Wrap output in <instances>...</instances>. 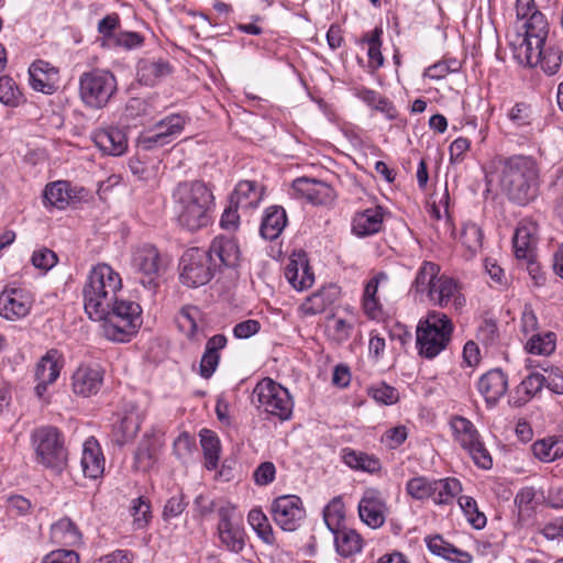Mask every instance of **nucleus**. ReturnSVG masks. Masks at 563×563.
Instances as JSON below:
<instances>
[{
    "label": "nucleus",
    "instance_id": "f257e3e1",
    "mask_svg": "<svg viewBox=\"0 0 563 563\" xmlns=\"http://www.w3.org/2000/svg\"><path fill=\"white\" fill-rule=\"evenodd\" d=\"M172 199L175 219L181 228L197 231L211 222L214 196L206 183L180 181L174 188Z\"/></svg>",
    "mask_w": 563,
    "mask_h": 563
},
{
    "label": "nucleus",
    "instance_id": "f03ea898",
    "mask_svg": "<svg viewBox=\"0 0 563 563\" xmlns=\"http://www.w3.org/2000/svg\"><path fill=\"white\" fill-rule=\"evenodd\" d=\"M498 164L500 188L510 201L526 206L537 198L540 169L532 156L517 154L501 157Z\"/></svg>",
    "mask_w": 563,
    "mask_h": 563
},
{
    "label": "nucleus",
    "instance_id": "7ed1b4c3",
    "mask_svg": "<svg viewBox=\"0 0 563 563\" xmlns=\"http://www.w3.org/2000/svg\"><path fill=\"white\" fill-rule=\"evenodd\" d=\"M121 288V276L110 265L101 263L93 266L82 288L84 308L88 317L91 320L103 317Z\"/></svg>",
    "mask_w": 563,
    "mask_h": 563
},
{
    "label": "nucleus",
    "instance_id": "20e7f679",
    "mask_svg": "<svg viewBox=\"0 0 563 563\" xmlns=\"http://www.w3.org/2000/svg\"><path fill=\"white\" fill-rule=\"evenodd\" d=\"M93 320L102 321V333L108 340L129 342L143 323L142 308L135 301L118 297L103 317Z\"/></svg>",
    "mask_w": 563,
    "mask_h": 563
},
{
    "label": "nucleus",
    "instance_id": "39448f33",
    "mask_svg": "<svg viewBox=\"0 0 563 563\" xmlns=\"http://www.w3.org/2000/svg\"><path fill=\"white\" fill-rule=\"evenodd\" d=\"M453 323L443 312L431 311L419 321L416 346L420 356L432 360L446 349L453 333Z\"/></svg>",
    "mask_w": 563,
    "mask_h": 563
},
{
    "label": "nucleus",
    "instance_id": "423d86ee",
    "mask_svg": "<svg viewBox=\"0 0 563 563\" xmlns=\"http://www.w3.org/2000/svg\"><path fill=\"white\" fill-rule=\"evenodd\" d=\"M36 461L45 468L60 473L67 464V451L59 430L52 426L35 429L31 435Z\"/></svg>",
    "mask_w": 563,
    "mask_h": 563
},
{
    "label": "nucleus",
    "instance_id": "0eeeda50",
    "mask_svg": "<svg viewBox=\"0 0 563 563\" xmlns=\"http://www.w3.org/2000/svg\"><path fill=\"white\" fill-rule=\"evenodd\" d=\"M252 402L280 421L289 420L292 416L294 400L288 389L269 377H265L256 384Z\"/></svg>",
    "mask_w": 563,
    "mask_h": 563
},
{
    "label": "nucleus",
    "instance_id": "6e6552de",
    "mask_svg": "<svg viewBox=\"0 0 563 563\" xmlns=\"http://www.w3.org/2000/svg\"><path fill=\"white\" fill-rule=\"evenodd\" d=\"M450 427L454 440L467 452L475 465L483 470L492 468V455L482 441L474 423L465 417L454 416L451 418Z\"/></svg>",
    "mask_w": 563,
    "mask_h": 563
},
{
    "label": "nucleus",
    "instance_id": "1a4fd4ad",
    "mask_svg": "<svg viewBox=\"0 0 563 563\" xmlns=\"http://www.w3.org/2000/svg\"><path fill=\"white\" fill-rule=\"evenodd\" d=\"M180 282L187 287L197 288L209 283L217 271V262H212L205 249L190 247L181 256Z\"/></svg>",
    "mask_w": 563,
    "mask_h": 563
},
{
    "label": "nucleus",
    "instance_id": "9d476101",
    "mask_svg": "<svg viewBox=\"0 0 563 563\" xmlns=\"http://www.w3.org/2000/svg\"><path fill=\"white\" fill-rule=\"evenodd\" d=\"M117 88L113 73H84L80 78V95L90 107H102Z\"/></svg>",
    "mask_w": 563,
    "mask_h": 563
},
{
    "label": "nucleus",
    "instance_id": "9b49d317",
    "mask_svg": "<svg viewBox=\"0 0 563 563\" xmlns=\"http://www.w3.org/2000/svg\"><path fill=\"white\" fill-rule=\"evenodd\" d=\"M273 519L284 531L297 530L306 517V510L300 497L283 495L272 504Z\"/></svg>",
    "mask_w": 563,
    "mask_h": 563
},
{
    "label": "nucleus",
    "instance_id": "f8f14e48",
    "mask_svg": "<svg viewBox=\"0 0 563 563\" xmlns=\"http://www.w3.org/2000/svg\"><path fill=\"white\" fill-rule=\"evenodd\" d=\"M163 108L157 95L131 98L126 102L121 120L128 128H136L153 121Z\"/></svg>",
    "mask_w": 563,
    "mask_h": 563
},
{
    "label": "nucleus",
    "instance_id": "ddd939ff",
    "mask_svg": "<svg viewBox=\"0 0 563 563\" xmlns=\"http://www.w3.org/2000/svg\"><path fill=\"white\" fill-rule=\"evenodd\" d=\"M63 366L64 356L57 349L48 350L40 358L35 367V379L37 384L34 387V393L38 399H43L47 387L57 380Z\"/></svg>",
    "mask_w": 563,
    "mask_h": 563
},
{
    "label": "nucleus",
    "instance_id": "4468645a",
    "mask_svg": "<svg viewBox=\"0 0 563 563\" xmlns=\"http://www.w3.org/2000/svg\"><path fill=\"white\" fill-rule=\"evenodd\" d=\"M235 508L223 506L218 509V534L221 543L231 552L239 553L245 545L244 529L233 521Z\"/></svg>",
    "mask_w": 563,
    "mask_h": 563
},
{
    "label": "nucleus",
    "instance_id": "2eb2a0df",
    "mask_svg": "<svg viewBox=\"0 0 563 563\" xmlns=\"http://www.w3.org/2000/svg\"><path fill=\"white\" fill-rule=\"evenodd\" d=\"M539 228L537 222L530 219H522L515 231L512 246L518 260L526 261L529 265L534 264Z\"/></svg>",
    "mask_w": 563,
    "mask_h": 563
},
{
    "label": "nucleus",
    "instance_id": "dca6fc26",
    "mask_svg": "<svg viewBox=\"0 0 563 563\" xmlns=\"http://www.w3.org/2000/svg\"><path fill=\"white\" fill-rule=\"evenodd\" d=\"M358 516L372 529L380 528L386 520L387 505L376 488H367L358 501Z\"/></svg>",
    "mask_w": 563,
    "mask_h": 563
},
{
    "label": "nucleus",
    "instance_id": "f3484780",
    "mask_svg": "<svg viewBox=\"0 0 563 563\" xmlns=\"http://www.w3.org/2000/svg\"><path fill=\"white\" fill-rule=\"evenodd\" d=\"M386 211L382 206H374L356 211L351 219V233L364 239L383 231Z\"/></svg>",
    "mask_w": 563,
    "mask_h": 563
},
{
    "label": "nucleus",
    "instance_id": "a211bd4d",
    "mask_svg": "<svg viewBox=\"0 0 563 563\" xmlns=\"http://www.w3.org/2000/svg\"><path fill=\"white\" fill-rule=\"evenodd\" d=\"M33 299L23 289H7L0 295V317L16 321L26 317L32 308Z\"/></svg>",
    "mask_w": 563,
    "mask_h": 563
},
{
    "label": "nucleus",
    "instance_id": "6ab92c4d",
    "mask_svg": "<svg viewBox=\"0 0 563 563\" xmlns=\"http://www.w3.org/2000/svg\"><path fill=\"white\" fill-rule=\"evenodd\" d=\"M508 376L500 368L486 372L477 382V389L488 408H494L499 402L508 391Z\"/></svg>",
    "mask_w": 563,
    "mask_h": 563
},
{
    "label": "nucleus",
    "instance_id": "aec40b11",
    "mask_svg": "<svg viewBox=\"0 0 563 563\" xmlns=\"http://www.w3.org/2000/svg\"><path fill=\"white\" fill-rule=\"evenodd\" d=\"M428 299L441 308L454 310H460L465 303L457 283L445 275H440Z\"/></svg>",
    "mask_w": 563,
    "mask_h": 563
},
{
    "label": "nucleus",
    "instance_id": "412c9836",
    "mask_svg": "<svg viewBox=\"0 0 563 563\" xmlns=\"http://www.w3.org/2000/svg\"><path fill=\"white\" fill-rule=\"evenodd\" d=\"M103 384V371L98 365H80L71 375V390L80 397L96 395Z\"/></svg>",
    "mask_w": 563,
    "mask_h": 563
},
{
    "label": "nucleus",
    "instance_id": "4be33fe9",
    "mask_svg": "<svg viewBox=\"0 0 563 563\" xmlns=\"http://www.w3.org/2000/svg\"><path fill=\"white\" fill-rule=\"evenodd\" d=\"M545 385V375L539 371L528 373L509 396L510 406L520 408L538 396Z\"/></svg>",
    "mask_w": 563,
    "mask_h": 563
},
{
    "label": "nucleus",
    "instance_id": "5701e85b",
    "mask_svg": "<svg viewBox=\"0 0 563 563\" xmlns=\"http://www.w3.org/2000/svg\"><path fill=\"white\" fill-rule=\"evenodd\" d=\"M211 261L217 262V269L221 267L234 268L240 261V249L235 240L217 236L211 242L208 250Z\"/></svg>",
    "mask_w": 563,
    "mask_h": 563
},
{
    "label": "nucleus",
    "instance_id": "b1692460",
    "mask_svg": "<svg viewBox=\"0 0 563 563\" xmlns=\"http://www.w3.org/2000/svg\"><path fill=\"white\" fill-rule=\"evenodd\" d=\"M80 465L84 475L88 478L97 479L103 474L104 457L99 442L93 437L84 442Z\"/></svg>",
    "mask_w": 563,
    "mask_h": 563
},
{
    "label": "nucleus",
    "instance_id": "393cba45",
    "mask_svg": "<svg viewBox=\"0 0 563 563\" xmlns=\"http://www.w3.org/2000/svg\"><path fill=\"white\" fill-rule=\"evenodd\" d=\"M92 141L101 152L112 156H120L128 148L126 136L123 131L118 128L95 131Z\"/></svg>",
    "mask_w": 563,
    "mask_h": 563
},
{
    "label": "nucleus",
    "instance_id": "a878e982",
    "mask_svg": "<svg viewBox=\"0 0 563 563\" xmlns=\"http://www.w3.org/2000/svg\"><path fill=\"white\" fill-rule=\"evenodd\" d=\"M285 277L288 283L299 291L310 288L314 283V275L305 255L290 258L285 268Z\"/></svg>",
    "mask_w": 563,
    "mask_h": 563
},
{
    "label": "nucleus",
    "instance_id": "bb28decb",
    "mask_svg": "<svg viewBox=\"0 0 563 563\" xmlns=\"http://www.w3.org/2000/svg\"><path fill=\"white\" fill-rule=\"evenodd\" d=\"M428 550L451 563H472L473 555L462 549L456 548L454 544L444 540L440 534L426 538Z\"/></svg>",
    "mask_w": 563,
    "mask_h": 563
},
{
    "label": "nucleus",
    "instance_id": "cd10ccee",
    "mask_svg": "<svg viewBox=\"0 0 563 563\" xmlns=\"http://www.w3.org/2000/svg\"><path fill=\"white\" fill-rule=\"evenodd\" d=\"M264 186L255 180H241L236 184L231 195V203L242 209L258 207L264 198Z\"/></svg>",
    "mask_w": 563,
    "mask_h": 563
},
{
    "label": "nucleus",
    "instance_id": "c85d7f7f",
    "mask_svg": "<svg viewBox=\"0 0 563 563\" xmlns=\"http://www.w3.org/2000/svg\"><path fill=\"white\" fill-rule=\"evenodd\" d=\"M292 189L299 197L314 205L325 203L331 199L332 194L331 187L325 183L306 177L295 179Z\"/></svg>",
    "mask_w": 563,
    "mask_h": 563
},
{
    "label": "nucleus",
    "instance_id": "c756f323",
    "mask_svg": "<svg viewBox=\"0 0 563 563\" xmlns=\"http://www.w3.org/2000/svg\"><path fill=\"white\" fill-rule=\"evenodd\" d=\"M340 294L339 287L329 285L309 296L300 306L305 316H316L322 313L335 302Z\"/></svg>",
    "mask_w": 563,
    "mask_h": 563
},
{
    "label": "nucleus",
    "instance_id": "7c9ffc66",
    "mask_svg": "<svg viewBox=\"0 0 563 563\" xmlns=\"http://www.w3.org/2000/svg\"><path fill=\"white\" fill-rule=\"evenodd\" d=\"M132 261L133 266L150 278L148 284L151 285L161 268V255L158 250L151 244H145L136 249Z\"/></svg>",
    "mask_w": 563,
    "mask_h": 563
},
{
    "label": "nucleus",
    "instance_id": "2f4dec72",
    "mask_svg": "<svg viewBox=\"0 0 563 563\" xmlns=\"http://www.w3.org/2000/svg\"><path fill=\"white\" fill-rule=\"evenodd\" d=\"M287 224V214L283 207L271 206L266 208L262 223L260 227V233L265 240L277 239Z\"/></svg>",
    "mask_w": 563,
    "mask_h": 563
},
{
    "label": "nucleus",
    "instance_id": "473e14b6",
    "mask_svg": "<svg viewBox=\"0 0 563 563\" xmlns=\"http://www.w3.org/2000/svg\"><path fill=\"white\" fill-rule=\"evenodd\" d=\"M385 282H388V275L385 272H379L365 285L362 306L365 314L369 319H377L382 316L383 310L377 298V291L379 285Z\"/></svg>",
    "mask_w": 563,
    "mask_h": 563
},
{
    "label": "nucleus",
    "instance_id": "72a5a7b5",
    "mask_svg": "<svg viewBox=\"0 0 563 563\" xmlns=\"http://www.w3.org/2000/svg\"><path fill=\"white\" fill-rule=\"evenodd\" d=\"M439 277L440 266L433 262L424 261L417 271L410 290L416 296L426 295L428 298Z\"/></svg>",
    "mask_w": 563,
    "mask_h": 563
},
{
    "label": "nucleus",
    "instance_id": "f704fd0d",
    "mask_svg": "<svg viewBox=\"0 0 563 563\" xmlns=\"http://www.w3.org/2000/svg\"><path fill=\"white\" fill-rule=\"evenodd\" d=\"M520 19L526 20L523 24L526 30L525 37L532 38L536 44L534 47H537V45H544L549 33V23L545 15L536 8L534 2L533 9L529 14Z\"/></svg>",
    "mask_w": 563,
    "mask_h": 563
},
{
    "label": "nucleus",
    "instance_id": "c9c22d12",
    "mask_svg": "<svg viewBox=\"0 0 563 563\" xmlns=\"http://www.w3.org/2000/svg\"><path fill=\"white\" fill-rule=\"evenodd\" d=\"M336 552L343 558L360 553L363 549V539L355 530L343 527L334 532Z\"/></svg>",
    "mask_w": 563,
    "mask_h": 563
},
{
    "label": "nucleus",
    "instance_id": "e433bc0d",
    "mask_svg": "<svg viewBox=\"0 0 563 563\" xmlns=\"http://www.w3.org/2000/svg\"><path fill=\"white\" fill-rule=\"evenodd\" d=\"M462 492V484L455 477L433 478L432 501L435 505H450Z\"/></svg>",
    "mask_w": 563,
    "mask_h": 563
},
{
    "label": "nucleus",
    "instance_id": "4c0bfd02",
    "mask_svg": "<svg viewBox=\"0 0 563 563\" xmlns=\"http://www.w3.org/2000/svg\"><path fill=\"white\" fill-rule=\"evenodd\" d=\"M533 455L544 463L553 462L563 456V437L552 435L537 440L532 444Z\"/></svg>",
    "mask_w": 563,
    "mask_h": 563
},
{
    "label": "nucleus",
    "instance_id": "58836bf2",
    "mask_svg": "<svg viewBox=\"0 0 563 563\" xmlns=\"http://www.w3.org/2000/svg\"><path fill=\"white\" fill-rule=\"evenodd\" d=\"M199 435L205 457V466L207 470L213 471L219 465L221 451L220 440L218 435L209 429H202Z\"/></svg>",
    "mask_w": 563,
    "mask_h": 563
},
{
    "label": "nucleus",
    "instance_id": "ea45409f",
    "mask_svg": "<svg viewBox=\"0 0 563 563\" xmlns=\"http://www.w3.org/2000/svg\"><path fill=\"white\" fill-rule=\"evenodd\" d=\"M342 452L343 462L353 470L376 473L382 467L380 461L374 455L357 452L352 449H344Z\"/></svg>",
    "mask_w": 563,
    "mask_h": 563
},
{
    "label": "nucleus",
    "instance_id": "a19ab883",
    "mask_svg": "<svg viewBox=\"0 0 563 563\" xmlns=\"http://www.w3.org/2000/svg\"><path fill=\"white\" fill-rule=\"evenodd\" d=\"M70 200L69 184L67 181L58 180L48 184L43 194V201L45 206L55 207L57 209H65Z\"/></svg>",
    "mask_w": 563,
    "mask_h": 563
},
{
    "label": "nucleus",
    "instance_id": "79ce46f5",
    "mask_svg": "<svg viewBox=\"0 0 563 563\" xmlns=\"http://www.w3.org/2000/svg\"><path fill=\"white\" fill-rule=\"evenodd\" d=\"M51 537L57 543L73 545L79 541L80 533L76 525L65 517L51 527Z\"/></svg>",
    "mask_w": 563,
    "mask_h": 563
},
{
    "label": "nucleus",
    "instance_id": "37998d69",
    "mask_svg": "<svg viewBox=\"0 0 563 563\" xmlns=\"http://www.w3.org/2000/svg\"><path fill=\"white\" fill-rule=\"evenodd\" d=\"M556 347V334L554 332L533 334L526 343L525 349L530 354L550 355Z\"/></svg>",
    "mask_w": 563,
    "mask_h": 563
},
{
    "label": "nucleus",
    "instance_id": "c03bdc74",
    "mask_svg": "<svg viewBox=\"0 0 563 563\" xmlns=\"http://www.w3.org/2000/svg\"><path fill=\"white\" fill-rule=\"evenodd\" d=\"M247 521L258 538L265 543L272 544L275 541L273 528L268 521V518L261 509H252L249 512Z\"/></svg>",
    "mask_w": 563,
    "mask_h": 563
},
{
    "label": "nucleus",
    "instance_id": "a18cd8bd",
    "mask_svg": "<svg viewBox=\"0 0 563 563\" xmlns=\"http://www.w3.org/2000/svg\"><path fill=\"white\" fill-rule=\"evenodd\" d=\"M344 518V504L340 497H335L323 509L324 523L331 532H334L343 528L342 522Z\"/></svg>",
    "mask_w": 563,
    "mask_h": 563
},
{
    "label": "nucleus",
    "instance_id": "49530a36",
    "mask_svg": "<svg viewBox=\"0 0 563 563\" xmlns=\"http://www.w3.org/2000/svg\"><path fill=\"white\" fill-rule=\"evenodd\" d=\"M197 314V308L184 307L176 317V323L179 331H181L191 341L198 340V325L196 323Z\"/></svg>",
    "mask_w": 563,
    "mask_h": 563
},
{
    "label": "nucleus",
    "instance_id": "de8ad7c7",
    "mask_svg": "<svg viewBox=\"0 0 563 563\" xmlns=\"http://www.w3.org/2000/svg\"><path fill=\"white\" fill-rule=\"evenodd\" d=\"M460 241L471 254H476L483 245V231L473 222L463 225Z\"/></svg>",
    "mask_w": 563,
    "mask_h": 563
},
{
    "label": "nucleus",
    "instance_id": "09e8293b",
    "mask_svg": "<svg viewBox=\"0 0 563 563\" xmlns=\"http://www.w3.org/2000/svg\"><path fill=\"white\" fill-rule=\"evenodd\" d=\"M187 121L188 118L185 115L180 113H173L156 122L155 129L165 134L166 139L170 143L174 136L179 135L184 131Z\"/></svg>",
    "mask_w": 563,
    "mask_h": 563
},
{
    "label": "nucleus",
    "instance_id": "8fccbe9b",
    "mask_svg": "<svg viewBox=\"0 0 563 563\" xmlns=\"http://www.w3.org/2000/svg\"><path fill=\"white\" fill-rule=\"evenodd\" d=\"M367 394L377 404L385 406L394 405L399 400L398 390L395 387L387 385L385 382L371 385L367 388Z\"/></svg>",
    "mask_w": 563,
    "mask_h": 563
},
{
    "label": "nucleus",
    "instance_id": "3c124183",
    "mask_svg": "<svg viewBox=\"0 0 563 563\" xmlns=\"http://www.w3.org/2000/svg\"><path fill=\"white\" fill-rule=\"evenodd\" d=\"M433 478L417 476L410 478L406 484V492L417 500L432 499Z\"/></svg>",
    "mask_w": 563,
    "mask_h": 563
},
{
    "label": "nucleus",
    "instance_id": "603ef678",
    "mask_svg": "<svg viewBox=\"0 0 563 563\" xmlns=\"http://www.w3.org/2000/svg\"><path fill=\"white\" fill-rule=\"evenodd\" d=\"M457 503L466 516L468 522L475 529H483L485 527L486 517L478 510L477 503L473 497L460 496Z\"/></svg>",
    "mask_w": 563,
    "mask_h": 563
},
{
    "label": "nucleus",
    "instance_id": "864d4df0",
    "mask_svg": "<svg viewBox=\"0 0 563 563\" xmlns=\"http://www.w3.org/2000/svg\"><path fill=\"white\" fill-rule=\"evenodd\" d=\"M23 98L18 85L10 76L0 77V101L10 107H16Z\"/></svg>",
    "mask_w": 563,
    "mask_h": 563
},
{
    "label": "nucleus",
    "instance_id": "5fc2aeb1",
    "mask_svg": "<svg viewBox=\"0 0 563 563\" xmlns=\"http://www.w3.org/2000/svg\"><path fill=\"white\" fill-rule=\"evenodd\" d=\"M142 422L143 417L135 407L125 411L119 424V430L121 431L123 439H133L139 432Z\"/></svg>",
    "mask_w": 563,
    "mask_h": 563
},
{
    "label": "nucleus",
    "instance_id": "6e6d98bb",
    "mask_svg": "<svg viewBox=\"0 0 563 563\" xmlns=\"http://www.w3.org/2000/svg\"><path fill=\"white\" fill-rule=\"evenodd\" d=\"M29 84L35 91H41L45 95H53L58 90L59 85L52 75L56 73H27Z\"/></svg>",
    "mask_w": 563,
    "mask_h": 563
},
{
    "label": "nucleus",
    "instance_id": "4d7b16f0",
    "mask_svg": "<svg viewBox=\"0 0 563 563\" xmlns=\"http://www.w3.org/2000/svg\"><path fill=\"white\" fill-rule=\"evenodd\" d=\"M130 511L135 530L145 528L152 517L151 505L144 497L133 499Z\"/></svg>",
    "mask_w": 563,
    "mask_h": 563
},
{
    "label": "nucleus",
    "instance_id": "13d9d810",
    "mask_svg": "<svg viewBox=\"0 0 563 563\" xmlns=\"http://www.w3.org/2000/svg\"><path fill=\"white\" fill-rule=\"evenodd\" d=\"M331 324L328 325V333L332 341L343 343L347 341L353 332V324L342 318H330Z\"/></svg>",
    "mask_w": 563,
    "mask_h": 563
},
{
    "label": "nucleus",
    "instance_id": "bf43d9fd",
    "mask_svg": "<svg viewBox=\"0 0 563 563\" xmlns=\"http://www.w3.org/2000/svg\"><path fill=\"white\" fill-rule=\"evenodd\" d=\"M169 144L166 135L163 134L159 130H156L155 126L142 133L137 139V146L143 151H153L165 145Z\"/></svg>",
    "mask_w": 563,
    "mask_h": 563
},
{
    "label": "nucleus",
    "instance_id": "052dcab7",
    "mask_svg": "<svg viewBox=\"0 0 563 563\" xmlns=\"http://www.w3.org/2000/svg\"><path fill=\"white\" fill-rule=\"evenodd\" d=\"M187 506L188 503L186 501L184 493L178 492L176 495H173L167 499L162 514L163 519L165 521H169L174 518L179 517Z\"/></svg>",
    "mask_w": 563,
    "mask_h": 563
},
{
    "label": "nucleus",
    "instance_id": "680f3d73",
    "mask_svg": "<svg viewBox=\"0 0 563 563\" xmlns=\"http://www.w3.org/2000/svg\"><path fill=\"white\" fill-rule=\"evenodd\" d=\"M542 374L545 375V385L549 390L556 395H563V372L560 367L547 365L542 367Z\"/></svg>",
    "mask_w": 563,
    "mask_h": 563
},
{
    "label": "nucleus",
    "instance_id": "e2e57ef3",
    "mask_svg": "<svg viewBox=\"0 0 563 563\" xmlns=\"http://www.w3.org/2000/svg\"><path fill=\"white\" fill-rule=\"evenodd\" d=\"M57 255L47 247H42L33 252L32 264L40 269L48 271L57 263Z\"/></svg>",
    "mask_w": 563,
    "mask_h": 563
},
{
    "label": "nucleus",
    "instance_id": "0e129e2a",
    "mask_svg": "<svg viewBox=\"0 0 563 563\" xmlns=\"http://www.w3.org/2000/svg\"><path fill=\"white\" fill-rule=\"evenodd\" d=\"M408 438V430L405 426L399 424L386 430L382 437V442L389 449L400 446Z\"/></svg>",
    "mask_w": 563,
    "mask_h": 563
},
{
    "label": "nucleus",
    "instance_id": "69168bd1",
    "mask_svg": "<svg viewBox=\"0 0 563 563\" xmlns=\"http://www.w3.org/2000/svg\"><path fill=\"white\" fill-rule=\"evenodd\" d=\"M508 117L515 125L527 126L531 122V107L525 102H518L512 107Z\"/></svg>",
    "mask_w": 563,
    "mask_h": 563
},
{
    "label": "nucleus",
    "instance_id": "338daca9",
    "mask_svg": "<svg viewBox=\"0 0 563 563\" xmlns=\"http://www.w3.org/2000/svg\"><path fill=\"white\" fill-rule=\"evenodd\" d=\"M276 467L273 462L261 463L253 473L254 482L260 486H266L275 479Z\"/></svg>",
    "mask_w": 563,
    "mask_h": 563
},
{
    "label": "nucleus",
    "instance_id": "774afa93",
    "mask_svg": "<svg viewBox=\"0 0 563 563\" xmlns=\"http://www.w3.org/2000/svg\"><path fill=\"white\" fill-rule=\"evenodd\" d=\"M42 563H79V556L73 550H55L45 555Z\"/></svg>",
    "mask_w": 563,
    "mask_h": 563
}]
</instances>
